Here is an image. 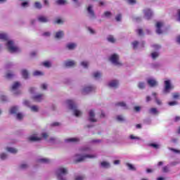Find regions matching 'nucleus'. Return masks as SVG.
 <instances>
[{
  "mask_svg": "<svg viewBox=\"0 0 180 180\" xmlns=\"http://www.w3.org/2000/svg\"><path fill=\"white\" fill-rule=\"evenodd\" d=\"M67 103L68 105L69 108L71 110H74L75 116L78 117V116H81V115H82V112L81 111H79V110L77 109V105L75 104L74 101H72V100H68L67 101Z\"/></svg>",
  "mask_w": 180,
  "mask_h": 180,
  "instance_id": "obj_1",
  "label": "nucleus"
},
{
  "mask_svg": "<svg viewBox=\"0 0 180 180\" xmlns=\"http://www.w3.org/2000/svg\"><path fill=\"white\" fill-rule=\"evenodd\" d=\"M67 174H68V172L67 171V169L64 167H59L56 172L58 180H65V179L63 178V175H67Z\"/></svg>",
  "mask_w": 180,
  "mask_h": 180,
  "instance_id": "obj_2",
  "label": "nucleus"
},
{
  "mask_svg": "<svg viewBox=\"0 0 180 180\" xmlns=\"http://www.w3.org/2000/svg\"><path fill=\"white\" fill-rule=\"evenodd\" d=\"M8 47V51L10 53H16L19 51V48L18 46H13V41H8L6 44Z\"/></svg>",
  "mask_w": 180,
  "mask_h": 180,
  "instance_id": "obj_3",
  "label": "nucleus"
},
{
  "mask_svg": "<svg viewBox=\"0 0 180 180\" xmlns=\"http://www.w3.org/2000/svg\"><path fill=\"white\" fill-rule=\"evenodd\" d=\"M171 89H174V86L171 84V80L165 81L164 94H169Z\"/></svg>",
  "mask_w": 180,
  "mask_h": 180,
  "instance_id": "obj_4",
  "label": "nucleus"
},
{
  "mask_svg": "<svg viewBox=\"0 0 180 180\" xmlns=\"http://www.w3.org/2000/svg\"><path fill=\"white\" fill-rule=\"evenodd\" d=\"M109 60L111 61V63H112V64H115V65H122V63L119 62V55L116 53L112 54L110 57Z\"/></svg>",
  "mask_w": 180,
  "mask_h": 180,
  "instance_id": "obj_5",
  "label": "nucleus"
},
{
  "mask_svg": "<svg viewBox=\"0 0 180 180\" xmlns=\"http://www.w3.org/2000/svg\"><path fill=\"white\" fill-rule=\"evenodd\" d=\"M144 14V18L147 20H150L153 18V11L150 8H146L143 11Z\"/></svg>",
  "mask_w": 180,
  "mask_h": 180,
  "instance_id": "obj_6",
  "label": "nucleus"
},
{
  "mask_svg": "<svg viewBox=\"0 0 180 180\" xmlns=\"http://www.w3.org/2000/svg\"><path fill=\"white\" fill-rule=\"evenodd\" d=\"M86 158H96V155H85L81 156L79 159L75 160V163L77 164V162H82V161H85Z\"/></svg>",
  "mask_w": 180,
  "mask_h": 180,
  "instance_id": "obj_7",
  "label": "nucleus"
},
{
  "mask_svg": "<svg viewBox=\"0 0 180 180\" xmlns=\"http://www.w3.org/2000/svg\"><path fill=\"white\" fill-rule=\"evenodd\" d=\"M93 91H95V87L92 86H86L82 91V94L83 95H86V94H89V92H92Z\"/></svg>",
  "mask_w": 180,
  "mask_h": 180,
  "instance_id": "obj_8",
  "label": "nucleus"
},
{
  "mask_svg": "<svg viewBox=\"0 0 180 180\" xmlns=\"http://www.w3.org/2000/svg\"><path fill=\"white\" fill-rule=\"evenodd\" d=\"M147 82L148 85H149V86H150L151 88H154V86H157V85H158V83L154 79H148Z\"/></svg>",
  "mask_w": 180,
  "mask_h": 180,
  "instance_id": "obj_9",
  "label": "nucleus"
},
{
  "mask_svg": "<svg viewBox=\"0 0 180 180\" xmlns=\"http://www.w3.org/2000/svg\"><path fill=\"white\" fill-rule=\"evenodd\" d=\"M119 86V81L117 80H112L108 84V86L110 88H117Z\"/></svg>",
  "mask_w": 180,
  "mask_h": 180,
  "instance_id": "obj_10",
  "label": "nucleus"
},
{
  "mask_svg": "<svg viewBox=\"0 0 180 180\" xmlns=\"http://www.w3.org/2000/svg\"><path fill=\"white\" fill-rule=\"evenodd\" d=\"M89 120L90 122H96V119H95V112H94L93 110H91L89 112Z\"/></svg>",
  "mask_w": 180,
  "mask_h": 180,
  "instance_id": "obj_11",
  "label": "nucleus"
},
{
  "mask_svg": "<svg viewBox=\"0 0 180 180\" xmlns=\"http://www.w3.org/2000/svg\"><path fill=\"white\" fill-rule=\"evenodd\" d=\"M87 12L90 16L92 18H95V11H94V9L92 8V5H89L87 8Z\"/></svg>",
  "mask_w": 180,
  "mask_h": 180,
  "instance_id": "obj_12",
  "label": "nucleus"
},
{
  "mask_svg": "<svg viewBox=\"0 0 180 180\" xmlns=\"http://www.w3.org/2000/svg\"><path fill=\"white\" fill-rule=\"evenodd\" d=\"M33 101L35 102H41L43 101V94H38L32 97Z\"/></svg>",
  "mask_w": 180,
  "mask_h": 180,
  "instance_id": "obj_13",
  "label": "nucleus"
},
{
  "mask_svg": "<svg viewBox=\"0 0 180 180\" xmlns=\"http://www.w3.org/2000/svg\"><path fill=\"white\" fill-rule=\"evenodd\" d=\"M161 27H162V23L156 24V33H158V34H161V33H162V30H161Z\"/></svg>",
  "mask_w": 180,
  "mask_h": 180,
  "instance_id": "obj_14",
  "label": "nucleus"
},
{
  "mask_svg": "<svg viewBox=\"0 0 180 180\" xmlns=\"http://www.w3.org/2000/svg\"><path fill=\"white\" fill-rule=\"evenodd\" d=\"M65 141L66 143H78L79 141V139H78V138H70V139H65Z\"/></svg>",
  "mask_w": 180,
  "mask_h": 180,
  "instance_id": "obj_15",
  "label": "nucleus"
},
{
  "mask_svg": "<svg viewBox=\"0 0 180 180\" xmlns=\"http://www.w3.org/2000/svg\"><path fill=\"white\" fill-rule=\"evenodd\" d=\"M21 74L24 79H27V78H29V72H27L26 69L22 70Z\"/></svg>",
  "mask_w": 180,
  "mask_h": 180,
  "instance_id": "obj_16",
  "label": "nucleus"
},
{
  "mask_svg": "<svg viewBox=\"0 0 180 180\" xmlns=\"http://www.w3.org/2000/svg\"><path fill=\"white\" fill-rule=\"evenodd\" d=\"M29 141H40L41 138L37 137L36 136H31L28 138Z\"/></svg>",
  "mask_w": 180,
  "mask_h": 180,
  "instance_id": "obj_17",
  "label": "nucleus"
},
{
  "mask_svg": "<svg viewBox=\"0 0 180 180\" xmlns=\"http://www.w3.org/2000/svg\"><path fill=\"white\" fill-rule=\"evenodd\" d=\"M64 37V32L58 31L56 33L55 38L56 39H62Z\"/></svg>",
  "mask_w": 180,
  "mask_h": 180,
  "instance_id": "obj_18",
  "label": "nucleus"
},
{
  "mask_svg": "<svg viewBox=\"0 0 180 180\" xmlns=\"http://www.w3.org/2000/svg\"><path fill=\"white\" fill-rule=\"evenodd\" d=\"M65 67H74L75 62L74 60H68L65 63Z\"/></svg>",
  "mask_w": 180,
  "mask_h": 180,
  "instance_id": "obj_19",
  "label": "nucleus"
},
{
  "mask_svg": "<svg viewBox=\"0 0 180 180\" xmlns=\"http://www.w3.org/2000/svg\"><path fill=\"white\" fill-rule=\"evenodd\" d=\"M38 20H39L40 22H43V23H46L47 22H49V19H47L46 17L43 16V15H40L38 18Z\"/></svg>",
  "mask_w": 180,
  "mask_h": 180,
  "instance_id": "obj_20",
  "label": "nucleus"
},
{
  "mask_svg": "<svg viewBox=\"0 0 180 180\" xmlns=\"http://www.w3.org/2000/svg\"><path fill=\"white\" fill-rule=\"evenodd\" d=\"M20 86V83L19 82H15L12 86V90L15 91V89H18Z\"/></svg>",
  "mask_w": 180,
  "mask_h": 180,
  "instance_id": "obj_21",
  "label": "nucleus"
},
{
  "mask_svg": "<svg viewBox=\"0 0 180 180\" xmlns=\"http://www.w3.org/2000/svg\"><path fill=\"white\" fill-rule=\"evenodd\" d=\"M10 113L11 115H16V113H18V107H12L10 110Z\"/></svg>",
  "mask_w": 180,
  "mask_h": 180,
  "instance_id": "obj_22",
  "label": "nucleus"
},
{
  "mask_svg": "<svg viewBox=\"0 0 180 180\" xmlns=\"http://www.w3.org/2000/svg\"><path fill=\"white\" fill-rule=\"evenodd\" d=\"M34 77H41V75H44L43 72H40L39 70H36L33 72Z\"/></svg>",
  "mask_w": 180,
  "mask_h": 180,
  "instance_id": "obj_23",
  "label": "nucleus"
},
{
  "mask_svg": "<svg viewBox=\"0 0 180 180\" xmlns=\"http://www.w3.org/2000/svg\"><path fill=\"white\" fill-rule=\"evenodd\" d=\"M153 60H155L156 58H158V57L160 56V53L157 52V51H155V52H153L151 54H150Z\"/></svg>",
  "mask_w": 180,
  "mask_h": 180,
  "instance_id": "obj_24",
  "label": "nucleus"
},
{
  "mask_svg": "<svg viewBox=\"0 0 180 180\" xmlns=\"http://www.w3.org/2000/svg\"><path fill=\"white\" fill-rule=\"evenodd\" d=\"M115 105H116V106H120L121 108H125V109H127V106L126 105V103H124L123 101L117 103Z\"/></svg>",
  "mask_w": 180,
  "mask_h": 180,
  "instance_id": "obj_25",
  "label": "nucleus"
},
{
  "mask_svg": "<svg viewBox=\"0 0 180 180\" xmlns=\"http://www.w3.org/2000/svg\"><path fill=\"white\" fill-rule=\"evenodd\" d=\"M0 40H4L6 41V40H8V35L4 33L0 34Z\"/></svg>",
  "mask_w": 180,
  "mask_h": 180,
  "instance_id": "obj_26",
  "label": "nucleus"
},
{
  "mask_svg": "<svg viewBox=\"0 0 180 180\" xmlns=\"http://www.w3.org/2000/svg\"><path fill=\"white\" fill-rule=\"evenodd\" d=\"M108 41H110V43H115L116 41V39H115V37H113V35H109L107 38Z\"/></svg>",
  "mask_w": 180,
  "mask_h": 180,
  "instance_id": "obj_27",
  "label": "nucleus"
},
{
  "mask_svg": "<svg viewBox=\"0 0 180 180\" xmlns=\"http://www.w3.org/2000/svg\"><path fill=\"white\" fill-rule=\"evenodd\" d=\"M7 151L12 153L13 154H16V153H18V149L13 148H7Z\"/></svg>",
  "mask_w": 180,
  "mask_h": 180,
  "instance_id": "obj_28",
  "label": "nucleus"
},
{
  "mask_svg": "<svg viewBox=\"0 0 180 180\" xmlns=\"http://www.w3.org/2000/svg\"><path fill=\"white\" fill-rule=\"evenodd\" d=\"M67 47L69 50H74L75 47H77V44H69L67 45Z\"/></svg>",
  "mask_w": 180,
  "mask_h": 180,
  "instance_id": "obj_29",
  "label": "nucleus"
},
{
  "mask_svg": "<svg viewBox=\"0 0 180 180\" xmlns=\"http://www.w3.org/2000/svg\"><path fill=\"white\" fill-rule=\"evenodd\" d=\"M13 77H15V74L11 72H8L6 75V78H7L8 79H11V78H13Z\"/></svg>",
  "mask_w": 180,
  "mask_h": 180,
  "instance_id": "obj_30",
  "label": "nucleus"
},
{
  "mask_svg": "<svg viewBox=\"0 0 180 180\" xmlns=\"http://www.w3.org/2000/svg\"><path fill=\"white\" fill-rule=\"evenodd\" d=\"M39 162H42L44 164H49L50 162V160L47 158H42L39 160Z\"/></svg>",
  "mask_w": 180,
  "mask_h": 180,
  "instance_id": "obj_31",
  "label": "nucleus"
},
{
  "mask_svg": "<svg viewBox=\"0 0 180 180\" xmlns=\"http://www.w3.org/2000/svg\"><path fill=\"white\" fill-rule=\"evenodd\" d=\"M126 165L127 167H128L129 169H130L131 171H136V167H134L133 165L130 163H127Z\"/></svg>",
  "mask_w": 180,
  "mask_h": 180,
  "instance_id": "obj_32",
  "label": "nucleus"
},
{
  "mask_svg": "<svg viewBox=\"0 0 180 180\" xmlns=\"http://www.w3.org/2000/svg\"><path fill=\"white\" fill-rule=\"evenodd\" d=\"M150 113H153V115H158V110L155 108H153L150 109Z\"/></svg>",
  "mask_w": 180,
  "mask_h": 180,
  "instance_id": "obj_33",
  "label": "nucleus"
},
{
  "mask_svg": "<svg viewBox=\"0 0 180 180\" xmlns=\"http://www.w3.org/2000/svg\"><path fill=\"white\" fill-rule=\"evenodd\" d=\"M44 67H46V68H50L51 67V63L49 61H45L42 63Z\"/></svg>",
  "mask_w": 180,
  "mask_h": 180,
  "instance_id": "obj_34",
  "label": "nucleus"
},
{
  "mask_svg": "<svg viewBox=\"0 0 180 180\" xmlns=\"http://www.w3.org/2000/svg\"><path fill=\"white\" fill-rule=\"evenodd\" d=\"M101 166H102L103 168H109V167H110V165H109L108 162H101Z\"/></svg>",
  "mask_w": 180,
  "mask_h": 180,
  "instance_id": "obj_35",
  "label": "nucleus"
},
{
  "mask_svg": "<svg viewBox=\"0 0 180 180\" xmlns=\"http://www.w3.org/2000/svg\"><path fill=\"white\" fill-rule=\"evenodd\" d=\"M127 4H129V5H136V4H137V1L136 0H126Z\"/></svg>",
  "mask_w": 180,
  "mask_h": 180,
  "instance_id": "obj_36",
  "label": "nucleus"
},
{
  "mask_svg": "<svg viewBox=\"0 0 180 180\" xmlns=\"http://www.w3.org/2000/svg\"><path fill=\"white\" fill-rule=\"evenodd\" d=\"M56 4H58V5H64V4H67V1H65V0H57Z\"/></svg>",
  "mask_w": 180,
  "mask_h": 180,
  "instance_id": "obj_37",
  "label": "nucleus"
},
{
  "mask_svg": "<svg viewBox=\"0 0 180 180\" xmlns=\"http://www.w3.org/2000/svg\"><path fill=\"white\" fill-rule=\"evenodd\" d=\"M34 6L37 9H41V4H40V2L36 1L34 3Z\"/></svg>",
  "mask_w": 180,
  "mask_h": 180,
  "instance_id": "obj_38",
  "label": "nucleus"
},
{
  "mask_svg": "<svg viewBox=\"0 0 180 180\" xmlns=\"http://www.w3.org/2000/svg\"><path fill=\"white\" fill-rule=\"evenodd\" d=\"M31 110L32 112H39V107L37 105H32L31 106Z\"/></svg>",
  "mask_w": 180,
  "mask_h": 180,
  "instance_id": "obj_39",
  "label": "nucleus"
},
{
  "mask_svg": "<svg viewBox=\"0 0 180 180\" xmlns=\"http://www.w3.org/2000/svg\"><path fill=\"white\" fill-rule=\"evenodd\" d=\"M104 16H105V18H110L112 16V13L110 11H105Z\"/></svg>",
  "mask_w": 180,
  "mask_h": 180,
  "instance_id": "obj_40",
  "label": "nucleus"
},
{
  "mask_svg": "<svg viewBox=\"0 0 180 180\" xmlns=\"http://www.w3.org/2000/svg\"><path fill=\"white\" fill-rule=\"evenodd\" d=\"M132 46L134 50H136V49H137V46H139V41H134V42H132Z\"/></svg>",
  "mask_w": 180,
  "mask_h": 180,
  "instance_id": "obj_41",
  "label": "nucleus"
},
{
  "mask_svg": "<svg viewBox=\"0 0 180 180\" xmlns=\"http://www.w3.org/2000/svg\"><path fill=\"white\" fill-rule=\"evenodd\" d=\"M88 62L87 61H82L81 63V65H82V67H84V68H88Z\"/></svg>",
  "mask_w": 180,
  "mask_h": 180,
  "instance_id": "obj_42",
  "label": "nucleus"
},
{
  "mask_svg": "<svg viewBox=\"0 0 180 180\" xmlns=\"http://www.w3.org/2000/svg\"><path fill=\"white\" fill-rule=\"evenodd\" d=\"M136 33H138L139 36H144V32H143V30L141 29L137 30Z\"/></svg>",
  "mask_w": 180,
  "mask_h": 180,
  "instance_id": "obj_43",
  "label": "nucleus"
},
{
  "mask_svg": "<svg viewBox=\"0 0 180 180\" xmlns=\"http://www.w3.org/2000/svg\"><path fill=\"white\" fill-rule=\"evenodd\" d=\"M169 150H170V151H173L174 153H176L177 154H180V150L175 149L173 148H169Z\"/></svg>",
  "mask_w": 180,
  "mask_h": 180,
  "instance_id": "obj_44",
  "label": "nucleus"
},
{
  "mask_svg": "<svg viewBox=\"0 0 180 180\" xmlns=\"http://www.w3.org/2000/svg\"><path fill=\"white\" fill-rule=\"evenodd\" d=\"M144 88H146V86L144 85V82H139V89H144Z\"/></svg>",
  "mask_w": 180,
  "mask_h": 180,
  "instance_id": "obj_45",
  "label": "nucleus"
},
{
  "mask_svg": "<svg viewBox=\"0 0 180 180\" xmlns=\"http://www.w3.org/2000/svg\"><path fill=\"white\" fill-rule=\"evenodd\" d=\"M94 78H101V72H96L94 73Z\"/></svg>",
  "mask_w": 180,
  "mask_h": 180,
  "instance_id": "obj_46",
  "label": "nucleus"
},
{
  "mask_svg": "<svg viewBox=\"0 0 180 180\" xmlns=\"http://www.w3.org/2000/svg\"><path fill=\"white\" fill-rule=\"evenodd\" d=\"M129 139H131V140H140V137L134 136L133 134L129 136Z\"/></svg>",
  "mask_w": 180,
  "mask_h": 180,
  "instance_id": "obj_47",
  "label": "nucleus"
},
{
  "mask_svg": "<svg viewBox=\"0 0 180 180\" xmlns=\"http://www.w3.org/2000/svg\"><path fill=\"white\" fill-rule=\"evenodd\" d=\"M115 20H117V22H120V20H122V14L117 15L115 17Z\"/></svg>",
  "mask_w": 180,
  "mask_h": 180,
  "instance_id": "obj_48",
  "label": "nucleus"
},
{
  "mask_svg": "<svg viewBox=\"0 0 180 180\" xmlns=\"http://www.w3.org/2000/svg\"><path fill=\"white\" fill-rule=\"evenodd\" d=\"M152 47H153L154 50H160V49H161V46L158 44H153Z\"/></svg>",
  "mask_w": 180,
  "mask_h": 180,
  "instance_id": "obj_49",
  "label": "nucleus"
},
{
  "mask_svg": "<svg viewBox=\"0 0 180 180\" xmlns=\"http://www.w3.org/2000/svg\"><path fill=\"white\" fill-rule=\"evenodd\" d=\"M17 119H18V120H22V119H23V115L20 112H18L17 114Z\"/></svg>",
  "mask_w": 180,
  "mask_h": 180,
  "instance_id": "obj_50",
  "label": "nucleus"
},
{
  "mask_svg": "<svg viewBox=\"0 0 180 180\" xmlns=\"http://www.w3.org/2000/svg\"><path fill=\"white\" fill-rule=\"evenodd\" d=\"M168 105L169 106H175V105H178V102L177 101H172V102H169Z\"/></svg>",
  "mask_w": 180,
  "mask_h": 180,
  "instance_id": "obj_51",
  "label": "nucleus"
},
{
  "mask_svg": "<svg viewBox=\"0 0 180 180\" xmlns=\"http://www.w3.org/2000/svg\"><path fill=\"white\" fill-rule=\"evenodd\" d=\"M6 157H7L6 153H1L0 155V158L1 160H6Z\"/></svg>",
  "mask_w": 180,
  "mask_h": 180,
  "instance_id": "obj_52",
  "label": "nucleus"
},
{
  "mask_svg": "<svg viewBox=\"0 0 180 180\" xmlns=\"http://www.w3.org/2000/svg\"><path fill=\"white\" fill-rule=\"evenodd\" d=\"M29 166L26 164H22L20 166V168L21 169H26V168H27Z\"/></svg>",
  "mask_w": 180,
  "mask_h": 180,
  "instance_id": "obj_53",
  "label": "nucleus"
},
{
  "mask_svg": "<svg viewBox=\"0 0 180 180\" xmlns=\"http://www.w3.org/2000/svg\"><path fill=\"white\" fill-rule=\"evenodd\" d=\"M178 98H179V93L173 94V98L174 99H178Z\"/></svg>",
  "mask_w": 180,
  "mask_h": 180,
  "instance_id": "obj_54",
  "label": "nucleus"
},
{
  "mask_svg": "<svg viewBox=\"0 0 180 180\" xmlns=\"http://www.w3.org/2000/svg\"><path fill=\"white\" fill-rule=\"evenodd\" d=\"M117 120H119L120 122H123V120H124V119L123 118V117L122 115H118L117 117Z\"/></svg>",
  "mask_w": 180,
  "mask_h": 180,
  "instance_id": "obj_55",
  "label": "nucleus"
},
{
  "mask_svg": "<svg viewBox=\"0 0 180 180\" xmlns=\"http://www.w3.org/2000/svg\"><path fill=\"white\" fill-rule=\"evenodd\" d=\"M155 102L157 105H162V102H161L160 100L158 99L157 97H155Z\"/></svg>",
  "mask_w": 180,
  "mask_h": 180,
  "instance_id": "obj_56",
  "label": "nucleus"
},
{
  "mask_svg": "<svg viewBox=\"0 0 180 180\" xmlns=\"http://www.w3.org/2000/svg\"><path fill=\"white\" fill-rule=\"evenodd\" d=\"M84 176H78L75 178V180H84Z\"/></svg>",
  "mask_w": 180,
  "mask_h": 180,
  "instance_id": "obj_57",
  "label": "nucleus"
},
{
  "mask_svg": "<svg viewBox=\"0 0 180 180\" xmlns=\"http://www.w3.org/2000/svg\"><path fill=\"white\" fill-rule=\"evenodd\" d=\"M180 121V116H176L174 117V122H175L176 123Z\"/></svg>",
  "mask_w": 180,
  "mask_h": 180,
  "instance_id": "obj_58",
  "label": "nucleus"
},
{
  "mask_svg": "<svg viewBox=\"0 0 180 180\" xmlns=\"http://www.w3.org/2000/svg\"><path fill=\"white\" fill-rule=\"evenodd\" d=\"M41 89H44V90L47 89V84H42L41 85Z\"/></svg>",
  "mask_w": 180,
  "mask_h": 180,
  "instance_id": "obj_59",
  "label": "nucleus"
},
{
  "mask_svg": "<svg viewBox=\"0 0 180 180\" xmlns=\"http://www.w3.org/2000/svg\"><path fill=\"white\" fill-rule=\"evenodd\" d=\"M150 147H153L154 148L158 149V145L155 143H150Z\"/></svg>",
  "mask_w": 180,
  "mask_h": 180,
  "instance_id": "obj_60",
  "label": "nucleus"
},
{
  "mask_svg": "<svg viewBox=\"0 0 180 180\" xmlns=\"http://www.w3.org/2000/svg\"><path fill=\"white\" fill-rule=\"evenodd\" d=\"M41 136L44 137V139H45V140L47 139V137H49V134L47 133H42Z\"/></svg>",
  "mask_w": 180,
  "mask_h": 180,
  "instance_id": "obj_61",
  "label": "nucleus"
},
{
  "mask_svg": "<svg viewBox=\"0 0 180 180\" xmlns=\"http://www.w3.org/2000/svg\"><path fill=\"white\" fill-rule=\"evenodd\" d=\"M59 124H60V122H53V123L51 124V126L52 127H54L56 126H58Z\"/></svg>",
  "mask_w": 180,
  "mask_h": 180,
  "instance_id": "obj_62",
  "label": "nucleus"
},
{
  "mask_svg": "<svg viewBox=\"0 0 180 180\" xmlns=\"http://www.w3.org/2000/svg\"><path fill=\"white\" fill-rule=\"evenodd\" d=\"M88 30H89V32H90V33H91V34H95V31L93 30L92 28L88 27Z\"/></svg>",
  "mask_w": 180,
  "mask_h": 180,
  "instance_id": "obj_63",
  "label": "nucleus"
},
{
  "mask_svg": "<svg viewBox=\"0 0 180 180\" xmlns=\"http://www.w3.org/2000/svg\"><path fill=\"white\" fill-rule=\"evenodd\" d=\"M162 171L163 172H168V167L167 166L163 167Z\"/></svg>",
  "mask_w": 180,
  "mask_h": 180,
  "instance_id": "obj_64",
  "label": "nucleus"
}]
</instances>
